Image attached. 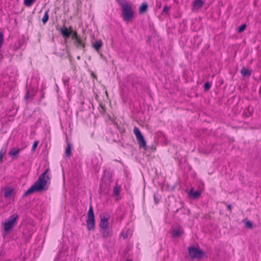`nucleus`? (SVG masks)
Here are the masks:
<instances>
[{
	"mask_svg": "<svg viewBox=\"0 0 261 261\" xmlns=\"http://www.w3.org/2000/svg\"><path fill=\"white\" fill-rule=\"evenodd\" d=\"M87 227L89 231L93 230L95 226L94 214L93 207L91 205L88 212V217L86 220Z\"/></svg>",
	"mask_w": 261,
	"mask_h": 261,
	"instance_id": "obj_4",
	"label": "nucleus"
},
{
	"mask_svg": "<svg viewBox=\"0 0 261 261\" xmlns=\"http://www.w3.org/2000/svg\"><path fill=\"white\" fill-rule=\"evenodd\" d=\"M4 197L6 199H9L14 194V187L10 186L6 187L4 189Z\"/></svg>",
	"mask_w": 261,
	"mask_h": 261,
	"instance_id": "obj_9",
	"label": "nucleus"
},
{
	"mask_svg": "<svg viewBox=\"0 0 261 261\" xmlns=\"http://www.w3.org/2000/svg\"><path fill=\"white\" fill-rule=\"evenodd\" d=\"M227 208L228 211H231V205L230 204H228L227 205Z\"/></svg>",
	"mask_w": 261,
	"mask_h": 261,
	"instance_id": "obj_32",
	"label": "nucleus"
},
{
	"mask_svg": "<svg viewBox=\"0 0 261 261\" xmlns=\"http://www.w3.org/2000/svg\"><path fill=\"white\" fill-rule=\"evenodd\" d=\"M120 192V187L116 184L113 189V193L115 196H118L119 195Z\"/></svg>",
	"mask_w": 261,
	"mask_h": 261,
	"instance_id": "obj_20",
	"label": "nucleus"
},
{
	"mask_svg": "<svg viewBox=\"0 0 261 261\" xmlns=\"http://www.w3.org/2000/svg\"><path fill=\"white\" fill-rule=\"evenodd\" d=\"M7 146L2 147V148L0 150V162L2 161L4 155L6 154L7 152Z\"/></svg>",
	"mask_w": 261,
	"mask_h": 261,
	"instance_id": "obj_21",
	"label": "nucleus"
},
{
	"mask_svg": "<svg viewBox=\"0 0 261 261\" xmlns=\"http://www.w3.org/2000/svg\"><path fill=\"white\" fill-rule=\"evenodd\" d=\"M211 86H212V84L210 83L209 82H206L204 84V90L205 91H207L211 88Z\"/></svg>",
	"mask_w": 261,
	"mask_h": 261,
	"instance_id": "obj_26",
	"label": "nucleus"
},
{
	"mask_svg": "<svg viewBox=\"0 0 261 261\" xmlns=\"http://www.w3.org/2000/svg\"><path fill=\"white\" fill-rule=\"evenodd\" d=\"M3 42V35L0 33V48L2 46Z\"/></svg>",
	"mask_w": 261,
	"mask_h": 261,
	"instance_id": "obj_29",
	"label": "nucleus"
},
{
	"mask_svg": "<svg viewBox=\"0 0 261 261\" xmlns=\"http://www.w3.org/2000/svg\"><path fill=\"white\" fill-rule=\"evenodd\" d=\"M100 218L99 227L100 229L109 228L110 215L108 214L100 215Z\"/></svg>",
	"mask_w": 261,
	"mask_h": 261,
	"instance_id": "obj_8",
	"label": "nucleus"
},
{
	"mask_svg": "<svg viewBox=\"0 0 261 261\" xmlns=\"http://www.w3.org/2000/svg\"><path fill=\"white\" fill-rule=\"evenodd\" d=\"M134 133L136 136V139L140 148H146V143L143 136L142 135L140 129L137 126L134 128Z\"/></svg>",
	"mask_w": 261,
	"mask_h": 261,
	"instance_id": "obj_6",
	"label": "nucleus"
},
{
	"mask_svg": "<svg viewBox=\"0 0 261 261\" xmlns=\"http://www.w3.org/2000/svg\"><path fill=\"white\" fill-rule=\"evenodd\" d=\"M72 39L74 40V44L77 48L84 49L85 47V42L82 40L77 35L76 31L72 33L71 36Z\"/></svg>",
	"mask_w": 261,
	"mask_h": 261,
	"instance_id": "obj_7",
	"label": "nucleus"
},
{
	"mask_svg": "<svg viewBox=\"0 0 261 261\" xmlns=\"http://www.w3.org/2000/svg\"><path fill=\"white\" fill-rule=\"evenodd\" d=\"M245 226L247 228H251L252 227V223L249 221H247L245 222Z\"/></svg>",
	"mask_w": 261,
	"mask_h": 261,
	"instance_id": "obj_28",
	"label": "nucleus"
},
{
	"mask_svg": "<svg viewBox=\"0 0 261 261\" xmlns=\"http://www.w3.org/2000/svg\"><path fill=\"white\" fill-rule=\"evenodd\" d=\"M91 75H92L93 77H95V78H96V76L94 74V73L93 72H92V73H91Z\"/></svg>",
	"mask_w": 261,
	"mask_h": 261,
	"instance_id": "obj_34",
	"label": "nucleus"
},
{
	"mask_svg": "<svg viewBox=\"0 0 261 261\" xmlns=\"http://www.w3.org/2000/svg\"><path fill=\"white\" fill-rule=\"evenodd\" d=\"M21 149L19 148H11L10 151L9 152V155L11 157H14L16 155H18Z\"/></svg>",
	"mask_w": 261,
	"mask_h": 261,
	"instance_id": "obj_15",
	"label": "nucleus"
},
{
	"mask_svg": "<svg viewBox=\"0 0 261 261\" xmlns=\"http://www.w3.org/2000/svg\"><path fill=\"white\" fill-rule=\"evenodd\" d=\"M246 28V25L245 24H243L241 25L237 29L238 33H242L243 32Z\"/></svg>",
	"mask_w": 261,
	"mask_h": 261,
	"instance_id": "obj_25",
	"label": "nucleus"
},
{
	"mask_svg": "<svg viewBox=\"0 0 261 261\" xmlns=\"http://www.w3.org/2000/svg\"><path fill=\"white\" fill-rule=\"evenodd\" d=\"M126 261H131V260L129 259H127Z\"/></svg>",
	"mask_w": 261,
	"mask_h": 261,
	"instance_id": "obj_36",
	"label": "nucleus"
},
{
	"mask_svg": "<svg viewBox=\"0 0 261 261\" xmlns=\"http://www.w3.org/2000/svg\"><path fill=\"white\" fill-rule=\"evenodd\" d=\"M71 145L70 144H68L65 151V153L67 156H69L71 154Z\"/></svg>",
	"mask_w": 261,
	"mask_h": 261,
	"instance_id": "obj_23",
	"label": "nucleus"
},
{
	"mask_svg": "<svg viewBox=\"0 0 261 261\" xmlns=\"http://www.w3.org/2000/svg\"><path fill=\"white\" fill-rule=\"evenodd\" d=\"M240 72L243 76H250L251 74V72L245 67H243Z\"/></svg>",
	"mask_w": 261,
	"mask_h": 261,
	"instance_id": "obj_18",
	"label": "nucleus"
},
{
	"mask_svg": "<svg viewBox=\"0 0 261 261\" xmlns=\"http://www.w3.org/2000/svg\"><path fill=\"white\" fill-rule=\"evenodd\" d=\"M18 215L16 214H13L8 218V220L3 224V229L6 232H8L12 229L17 224Z\"/></svg>",
	"mask_w": 261,
	"mask_h": 261,
	"instance_id": "obj_3",
	"label": "nucleus"
},
{
	"mask_svg": "<svg viewBox=\"0 0 261 261\" xmlns=\"http://www.w3.org/2000/svg\"><path fill=\"white\" fill-rule=\"evenodd\" d=\"M119 5L121 7L123 20L127 22L132 21L135 15L132 4L126 1H122L119 2Z\"/></svg>",
	"mask_w": 261,
	"mask_h": 261,
	"instance_id": "obj_2",
	"label": "nucleus"
},
{
	"mask_svg": "<svg viewBox=\"0 0 261 261\" xmlns=\"http://www.w3.org/2000/svg\"><path fill=\"white\" fill-rule=\"evenodd\" d=\"M147 9L148 5L145 3H143L141 5V6L139 7V13L141 14H143L147 11Z\"/></svg>",
	"mask_w": 261,
	"mask_h": 261,
	"instance_id": "obj_17",
	"label": "nucleus"
},
{
	"mask_svg": "<svg viewBox=\"0 0 261 261\" xmlns=\"http://www.w3.org/2000/svg\"><path fill=\"white\" fill-rule=\"evenodd\" d=\"M61 31L63 37L68 38L71 34V31H68L66 27H63L61 29Z\"/></svg>",
	"mask_w": 261,
	"mask_h": 261,
	"instance_id": "obj_16",
	"label": "nucleus"
},
{
	"mask_svg": "<svg viewBox=\"0 0 261 261\" xmlns=\"http://www.w3.org/2000/svg\"><path fill=\"white\" fill-rule=\"evenodd\" d=\"M49 169H46V170L42 173L38 179L34 184L30 187L24 193V196H27L32 194L36 192H41L45 191L47 189V185L50 184V178L48 174Z\"/></svg>",
	"mask_w": 261,
	"mask_h": 261,
	"instance_id": "obj_1",
	"label": "nucleus"
},
{
	"mask_svg": "<svg viewBox=\"0 0 261 261\" xmlns=\"http://www.w3.org/2000/svg\"><path fill=\"white\" fill-rule=\"evenodd\" d=\"M156 6L158 7L159 8H161V3H159L158 2H157L156 3Z\"/></svg>",
	"mask_w": 261,
	"mask_h": 261,
	"instance_id": "obj_33",
	"label": "nucleus"
},
{
	"mask_svg": "<svg viewBox=\"0 0 261 261\" xmlns=\"http://www.w3.org/2000/svg\"><path fill=\"white\" fill-rule=\"evenodd\" d=\"M201 195V193L198 191H194L191 189L189 192V195L194 199H198Z\"/></svg>",
	"mask_w": 261,
	"mask_h": 261,
	"instance_id": "obj_12",
	"label": "nucleus"
},
{
	"mask_svg": "<svg viewBox=\"0 0 261 261\" xmlns=\"http://www.w3.org/2000/svg\"><path fill=\"white\" fill-rule=\"evenodd\" d=\"M35 0H24V4L27 7L31 6Z\"/></svg>",
	"mask_w": 261,
	"mask_h": 261,
	"instance_id": "obj_24",
	"label": "nucleus"
},
{
	"mask_svg": "<svg viewBox=\"0 0 261 261\" xmlns=\"http://www.w3.org/2000/svg\"><path fill=\"white\" fill-rule=\"evenodd\" d=\"M189 255L192 259H200L203 256L204 253L199 247H188Z\"/></svg>",
	"mask_w": 261,
	"mask_h": 261,
	"instance_id": "obj_5",
	"label": "nucleus"
},
{
	"mask_svg": "<svg viewBox=\"0 0 261 261\" xmlns=\"http://www.w3.org/2000/svg\"><path fill=\"white\" fill-rule=\"evenodd\" d=\"M103 45L102 42L101 40L96 41L92 44L93 47L97 51H98Z\"/></svg>",
	"mask_w": 261,
	"mask_h": 261,
	"instance_id": "obj_14",
	"label": "nucleus"
},
{
	"mask_svg": "<svg viewBox=\"0 0 261 261\" xmlns=\"http://www.w3.org/2000/svg\"><path fill=\"white\" fill-rule=\"evenodd\" d=\"M169 11V8L167 6H165L163 8V12L164 13H167Z\"/></svg>",
	"mask_w": 261,
	"mask_h": 261,
	"instance_id": "obj_30",
	"label": "nucleus"
},
{
	"mask_svg": "<svg viewBox=\"0 0 261 261\" xmlns=\"http://www.w3.org/2000/svg\"><path fill=\"white\" fill-rule=\"evenodd\" d=\"M204 2L202 0H194L192 4V9L193 10H198L203 6Z\"/></svg>",
	"mask_w": 261,
	"mask_h": 261,
	"instance_id": "obj_10",
	"label": "nucleus"
},
{
	"mask_svg": "<svg viewBox=\"0 0 261 261\" xmlns=\"http://www.w3.org/2000/svg\"><path fill=\"white\" fill-rule=\"evenodd\" d=\"M77 59H80V57L79 56V57H77Z\"/></svg>",
	"mask_w": 261,
	"mask_h": 261,
	"instance_id": "obj_35",
	"label": "nucleus"
},
{
	"mask_svg": "<svg viewBox=\"0 0 261 261\" xmlns=\"http://www.w3.org/2000/svg\"><path fill=\"white\" fill-rule=\"evenodd\" d=\"M39 144V141H35L34 142V144L32 146V151H35L36 150V148L37 147V146H38Z\"/></svg>",
	"mask_w": 261,
	"mask_h": 261,
	"instance_id": "obj_27",
	"label": "nucleus"
},
{
	"mask_svg": "<svg viewBox=\"0 0 261 261\" xmlns=\"http://www.w3.org/2000/svg\"><path fill=\"white\" fill-rule=\"evenodd\" d=\"M98 110L99 112L102 114H104L106 112V108L104 105H103L101 103L99 104Z\"/></svg>",
	"mask_w": 261,
	"mask_h": 261,
	"instance_id": "obj_22",
	"label": "nucleus"
},
{
	"mask_svg": "<svg viewBox=\"0 0 261 261\" xmlns=\"http://www.w3.org/2000/svg\"><path fill=\"white\" fill-rule=\"evenodd\" d=\"M48 13H49V10L48 9V10H46L44 13L43 16L42 18V21L43 24H45L48 20V19H49Z\"/></svg>",
	"mask_w": 261,
	"mask_h": 261,
	"instance_id": "obj_19",
	"label": "nucleus"
},
{
	"mask_svg": "<svg viewBox=\"0 0 261 261\" xmlns=\"http://www.w3.org/2000/svg\"><path fill=\"white\" fill-rule=\"evenodd\" d=\"M153 198H154V201L155 203L158 204L159 202V200L158 199H157V198L156 197V196L155 195L153 196Z\"/></svg>",
	"mask_w": 261,
	"mask_h": 261,
	"instance_id": "obj_31",
	"label": "nucleus"
},
{
	"mask_svg": "<svg viewBox=\"0 0 261 261\" xmlns=\"http://www.w3.org/2000/svg\"><path fill=\"white\" fill-rule=\"evenodd\" d=\"M183 232V229L181 227L179 226L173 229L172 231V236L173 237L176 238L181 235Z\"/></svg>",
	"mask_w": 261,
	"mask_h": 261,
	"instance_id": "obj_11",
	"label": "nucleus"
},
{
	"mask_svg": "<svg viewBox=\"0 0 261 261\" xmlns=\"http://www.w3.org/2000/svg\"><path fill=\"white\" fill-rule=\"evenodd\" d=\"M100 232L104 239L108 238L111 235V232L109 228L100 229Z\"/></svg>",
	"mask_w": 261,
	"mask_h": 261,
	"instance_id": "obj_13",
	"label": "nucleus"
}]
</instances>
